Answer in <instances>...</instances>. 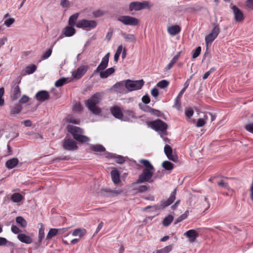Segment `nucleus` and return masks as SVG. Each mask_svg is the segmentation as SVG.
<instances>
[{
	"instance_id": "nucleus-1",
	"label": "nucleus",
	"mask_w": 253,
	"mask_h": 253,
	"mask_svg": "<svg viewBox=\"0 0 253 253\" xmlns=\"http://www.w3.org/2000/svg\"><path fill=\"white\" fill-rule=\"evenodd\" d=\"M100 100L101 94L98 92L94 94L86 101L85 103L86 107L94 115H98L101 112V109L97 106L100 102Z\"/></svg>"
},
{
	"instance_id": "nucleus-2",
	"label": "nucleus",
	"mask_w": 253,
	"mask_h": 253,
	"mask_svg": "<svg viewBox=\"0 0 253 253\" xmlns=\"http://www.w3.org/2000/svg\"><path fill=\"white\" fill-rule=\"evenodd\" d=\"M67 130L72 134L74 139L79 142L85 143L89 141V138L84 135V130L81 128L68 125L66 126Z\"/></svg>"
},
{
	"instance_id": "nucleus-3",
	"label": "nucleus",
	"mask_w": 253,
	"mask_h": 253,
	"mask_svg": "<svg viewBox=\"0 0 253 253\" xmlns=\"http://www.w3.org/2000/svg\"><path fill=\"white\" fill-rule=\"evenodd\" d=\"M144 82L143 80L125 81V86L129 91L140 89L143 86Z\"/></svg>"
},
{
	"instance_id": "nucleus-4",
	"label": "nucleus",
	"mask_w": 253,
	"mask_h": 253,
	"mask_svg": "<svg viewBox=\"0 0 253 253\" xmlns=\"http://www.w3.org/2000/svg\"><path fill=\"white\" fill-rule=\"evenodd\" d=\"M97 25V22L95 20L82 19L77 22L76 26L78 28L88 31L95 28Z\"/></svg>"
},
{
	"instance_id": "nucleus-5",
	"label": "nucleus",
	"mask_w": 253,
	"mask_h": 253,
	"mask_svg": "<svg viewBox=\"0 0 253 253\" xmlns=\"http://www.w3.org/2000/svg\"><path fill=\"white\" fill-rule=\"evenodd\" d=\"M176 191L177 188H174L173 191L170 194V197L167 200H162L160 202V205H155L152 206V208H154L155 210H159L161 209H164L166 207L170 205L175 200Z\"/></svg>"
},
{
	"instance_id": "nucleus-6",
	"label": "nucleus",
	"mask_w": 253,
	"mask_h": 253,
	"mask_svg": "<svg viewBox=\"0 0 253 253\" xmlns=\"http://www.w3.org/2000/svg\"><path fill=\"white\" fill-rule=\"evenodd\" d=\"M153 175V171L147 169H143L142 172L139 175L138 179L135 183L139 184L145 182L151 183L153 182L152 177Z\"/></svg>"
},
{
	"instance_id": "nucleus-7",
	"label": "nucleus",
	"mask_w": 253,
	"mask_h": 253,
	"mask_svg": "<svg viewBox=\"0 0 253 253\" xmlns=\"http://www.w3.org/2000/svg\"><path fill=\"white\" fill-rule=\"evenodd\" d=\"M149 7V2L148 1H143L142 2L133 1L129 3V10L139 11L143 9Z\"/></svg>"
},
{
	"instance_id": "nucleus-8",
	"label": "nucleus",
	"mask_w": 253,
	"mask_h": 253,
	"mask_svg": "<svg viewBox=\"0 0 253 253\" xmlns=\"http://www.w3.org/2000/svg\"><path fill=\"white\" fill-rule=\"evenodd\" d=\"M117 20L125 25L135 26L139 24V20L137 18L130 16H122Z\"/></svg>"
},
{
	"instance_id": "nucleus-9",
	"label": "nucleus",
	"mask_w": 253,
	"mask_h": 253,
	"mask_svg": "<svg viewBox=\"0 0 253 253\" xmlns=\"http://www.w3.org/2000/svg\"><path fill=\"white\" fill-rule=\"evenodd\" d=\"M219 32L220 29L219 26L218 25H215L211 32L205 37V42L207 46H208L209 44H211V43L216 38L219 33Z\"/></svg>"
},
{
	"instance_id": "nucleus-10",
	"label": "nucleus",
	"mask_w": 253,
	"mask_h": 253,
	"mask_svg": "<svg viewBox=\"0 0 253 253\" xmlns=\"http://www.w3.org/2000/svg\"><path fill=\"white\" fill-rule=\"evenodd\" d=\"M63 147L64 149L69 151L75 150L78 148L76 142L68 137V135L65 137L63 140Z\"/></svg>"
},
{
	"instance_id": "nucleus-11",
	"label": "nucleus",
	"mask_w": 253,
	"mask_h": 253,
	"mask_svg": "<svg viewBox=\"0 0 253 253\" xmlns=\"http://www.w3.org/2000/svg\"><path fill=\"white\" fill-rule=\"evenodd\" d=\"M151 126L157 131H161L162 132L166 131L168 128L167 124L160 119H157L151 122Z\"/></svg>"
},
{
	"instance_id": "nucleus-12",
	"label": "nucleus",
	"mask_w": 253,
	"mask_h": 253,
	"mask_svg": "<svg viewBox=\"0 0 253 253\" xmlns=\"http://www.w3.org/2000/svg\"><path fill=\"white\" fill-rule=\"evenodd\" d=\"M110 53H107L102 58L101 63L93 72V74H96L104 70L108 66L109 60Z\"/></svg>"
},
{
	"instance_id": "nucleus-13",
	"label": "nucleus",
	"mask_w": 253,
	"mask_h": 253,
	"mask_svg": "<svg viewBox=\"0 0 253 253\" xmlns=\"http://www.w3.org/2000/svg\"><path fill=\"white\" fill-rule=\"evenodd\" d=\"M164 152L167 158L174 162H176L178 160V156L173 153L172 148L169 145H166L164 147Z\"/></svg>"
},
{
	"instance_id": "nucleus-14",
	"label": "nucleus",
	"mask_w": 253,
	"mask_h": 253,
	"mask_svg": "<svg viewBox=\"0 0 253 253\" xmlns=\"http://www.w3.org/2000/svg\"><path fill=\"white\" fill-rule=\"evenodd\" d=\"M234 15L235 21L238 22H241L244 20V16L243 12L236 5L231 7Z\"/></svg>"
},
{
	"instance_id": "nucleus-15",
	"label": "nucleus",
	"mask_w": 253,
	"mask_h": 253,
	"mask_svg": "<svg viewBox=\"0 0 253 253\" xmlns=\"http://www.w3.org/2000/svg\"><path fill=\"white\" fill-rule=\"evenodd\" d=\"M50 95L48 91L46 90H41L38 91L35 97L37 100L41 102H42L45 100L49 99Z\"/></svg>"
},
{
	"instance_id": "nucleus-16",
	"label": "nucleus",
	"mask_w": 253,
	"mask_h": 253,
	"mask_svg": "<svg viewBox=\"0 0 253 253\" xmlns=\"http://www.w3.org/2000/svg\"><path fill=\"white\" fill-rule=\"evenodd\" d=\"M88 66L87 65H83L80 66L74 73L73 77L76 79H81L86 72L88 70Z\"/></svg>"
},
{
	"instance_id": "nucleus-17",
	"label": "nucleus",
	"mask_w": 253,
	"mask_h": 253,
	"mask_svg": "<svg viewBox=\"0 0 253 253\" xmlns=\"http://www.w3.org/2000/svg\"><path fill=\"white\" fill-rule=\"evenodd\" d=\"M184 235L189 239V242L193 243L195 241L196 238L199 236L198 233L193 229L189 230L184 233Z\"/></svg>"
},
{
	"instance_id": "nucleus-18",
	"label": "nucleus",
	"mask_w": 253,
	"mask_h": 253,
	"mask_svg": "<svg viewBox=\"0 0 253 253\" xmlns=\"http://www.w3.org/2000/svg\"><path fill=\"white\" fill-rule=\"evenodd\" d=\"M111 113L113 116L117 119H122L123 117V113L121 109L118 106H114L111 108Z\"/></svg>"
},
{
	"instance_id": "nucleus-19",
	"label": "nucleus",
	"mask_w": 253,
	"mask_h": 253,
	"mask_svg": "<svg viewBox=\"0 0 253 253\" xmlns=\"http://www.w3.org/2000/svg\"><path fill=\"white\" fill-rule=\"evenodd\" d=\"M18 239L22 243L27 244H31L33 242L32 238L24 233H20L17 235Z\"/></svg>"
},
{
	"instance_id": "nucleus-20",
	"label": "nucleus",
	"mask_w": 253,
	"mask_h": 253,
	"mask_svg": "<svg viewBox=\"0 0 253 253\" xmlns=\"http://www.w3.org/2000/svg\"><path fill=\"white\" fill-rule=\"evenodd\" d=\"M76 33V29L73 26H68L65 27L63 30V34L65 37H71Z\"/></svg>"
},
{
	"instance_id": "nucleus-21",
	"label": "nucleus",
	"mask_w": 253,
	"mask_h": 253,
	"mask_svg": "<svg viewBox=\"0 0 253 253\" xmlns=\"http://www.w3.org/2000/svg\"><path fill=\"white\" fill-rule=\"evenodd\" d=\"M121 191H119L118 190H112L109 189L104 188L100 190V193L103 196L106 195H113V196H117L121 193Z\"/></svg>"
},
{
	"instance_id": "nucleus-22",
	"label": "nucleus",
	"mask_w": 253,
	"mask_h": 253,
	"mask_svg": "<svg viewBox=\"0 0 253 253\" xmlns=\"http://www.w3.org/2000/svg\"><path fill=\"white\" fill-rule=\"evenodd\" d=\"M112 181L115 184H118L120 181V174L117 169L113 170L111 172Z\"/></svg>"
},
{
	"instance_id": "nucleus-23",
	"label": "nucleus",
	"mask_w": 253,
	"mask_h": 253,
	"mask_svg": "<svg viewBox=\"0 0 253 253\" xmlns=\"http://www.w3.org/2000/svg\"><path fill=\"white\" fill-rule=\"evenodd\" d=\"M115 69L113 67L108 68L106 70H103L99 73L100 77L102 79H106L114 73Z\"/></svg>"
},
{
	"instance_id": "nucleus-24",
	"label": "nucleus",
	"mask_w": 253,
	"mask_h": 253,
	"mask_svg": "<svg viewBox=\"0 0 253 253\" xmlns=\"http://www.w3.org/2000/svg\"><path fill=\"white\" fill-rule=\"evenodd\" d=\"M184 91H185V89H182L180 91V92L177 96V97L175 98V101H174V106L178 110H181V108L180 99H181V97L182 94L184 93Z\"/></svg>"
},
{
	"instance_id": "nucleus-25",
	"label": "nucleus",
	"mask_w": 253,
	"mask_h": 253,
	"mask_svg": "<svg viewBox=\"0 0 253 253\" xmlns=\"http://www.w3.org/2000/svg\"><path fill=\"white\" fill-rule=\"evenodd\" d=\"M181 30L180 27L178 25L171 26L168 28V33L172 36H174L178 34Z\"/></svg>"
},
{
	"instance_id": "nucleus-26",
	"label": "nucleus",
	"mask_w": 253,
	"mask_h": 253,
	"mask_svg": "<svg viewBox=\"0 0 253 253\" xmlns=\"http://www.w3.org/2000/svg\"><path fill=\"white\" fill-rule=\"evenodd\" d=\"M139 163L143 165L145 169H147L148 170L154 171L155 169L150 162L147 160L142 159L139 161Z\"/></svg>"
},
{
	"instance_id": "nucleus-27",
	"label": "nucleus",
	"mask_w": 253,
	"mask_h": 253,
	"mask_svg": "<svg viewBox=\"0 0 253 253\" xmlns=\"http://www.w3.org/2000/svg\"><path fill=\"white\" fill-rule=\"evenodd\" d=\"M18 160L16 158H13L6 161L5 166L9 169L14 168L18 163Z\"/></svg>"
},
{
	"instance_id": "nucleus-28",
	"label": "nucleus",
	"mask_w": 253,
	"mask_h": 253,
	"mask_svg": "<svg viewBox=\"0 0 253 253\" xmlns=\"http://www.w3.org/2000/svg\"><path fill=\"white\" fill-rule=\"evenodd\" d=\"M21 93L20 87L18 85H16L12 91V94L11 95V99L15 100L18 98Z\"/></svg>"
},
{
	"instance_id": "nucleus-29",
	"label": "nucleus",
	"mask_w": 253,
	"mask_h": 253,
	"mask_svg": "<svg viewBox=\"0 0 253 253\" xmlns=\"http://www.w3.org/2000/svg\"><path fill=\"white\" fill-rule=\"evenodd\" d=\"M79 16V13H75L74 14L70 16L68 20V24L69 26H76L77 23H76L77 19Z\"/></svg>"
},
{
	"instance_id": "nucleus-30",
	"label": "nucleus",
	"mask_w": 253,
	"mask_h": 253,
	"mask_svg": "<svg viewBox=\"0 0 253 253\" xmlns=\"http://www.w3.org/2000/svg\"><path fill=\"white\" fill-rule=\"evenodd\" d=\"M181 51L178 52L176 55H175L167 66L165 68L166 70H170L173 67V65L177 61L180 56Z\"/></svg>"
},
{
	"instance_id": "nucleus-31",
	"label": "nucleus",
	"mask_w": 253,
	"mask_h": 253,
	"mask_svg": "<svg viewBox=\"0 0 253 253\" xmlns=\"http://www.w3.org/2000/svg\"><path fill=\"white\" fill-rule=\"evenodd\" d=\"M86 233V230L83 228H78L74 230L72 235L74 236H79L80 238L83 237Z\"/></svg>"
},
{
	"instance_id": "nucleus-32",
	"label": "nucleus",
	"mask_w": 253,
	"mask_h": 253,
	"mask_svg": "<svg viewBox=\"0 0 253 253\" xmlns=\"http://www.w3.org/2000/svg\"><path fill=\"white\" fill-rule=\"evenodd\" d=\"M10 198L12 202L19 203L24 199V197L19 193H14L11 196Z\"/></svg>"
},
{
	"instance_id": "nucleus-33",
	"label": "nucleus",
	"mask_w": 253,
	"mask_h": 253,
	"mask_svg": "<svg viewBox=\"0 0 253 253\" xmlns=\"http://www.w3.org/2000/svg\"><path fill=\"white\" fill-rule=\"evenodd\" d=\"M125 81L117 82L114 85L113 87L114 88L117 89V91L120 93H122L123 92V91L125 90Z\"/></svg>"
},
{
	"instance_id": "nucleus-34",
	"label": "nucleus",
	"mask_w": 253,
	"mask_h": 253,
	"mask_svg": "<svg viewBox=\"0 0 253 253\" xmlns=\"http://www.w3.org/2000/svg\"><path fill=\"white\" fill-rule=\"evenodd\" d=\"M15 221L22 228H25L27 225L26 220L22 216H17L15 219Z\"/></svg>"
},
{
	"instance_id": "nucleus-35",
	"label": "nucleus",
	"mask_w": 253,
	"mask_h": 253,
	"mask_svg": "<svg viewBox=\"0 0 253 253\" xmlns=\"http://www.w3.org/2000/svg\"><path fill=\"white\" fill-rule=\"evenodd\" d=\"M22 106L19 104L16 105L15 107L11 108L10 114L13 116H16L17 114L20 113L22 110Z\"/></svg>"
},
{
	"instance_id": "nucleus-36",
	"label": "nucleus",
	"mask_w": 253,
	"mask_h": 253,
	"mask_svg": "<svg viewBox=\"0 0 253 253\" xmlns=\"http://www.w3.org/2000/svg\"><path fill=\"white\" fill-rule=\"evenodd\" d=\"M91 150L96 152H105L106 149L104 146L100 144L92 145L91 147Z\"/></svg>"
},
{
	"instance_id": "nucleus-37",
	"label": "nucleus",
	"mask_w": 253,
	"mask_h": 253,
	"mask_svg": "<svg viewBox=\"0 0 253 253\" xmlns=\"http://www.w3.org/2000/svg\"><path fill=\"white\" fill-rule=\"evenodd\" d=\"M58 235V230L56 228H50L46 236V239L50 240L53 237Z\"/></svg>"
},
{
	"instance_id": "nucleus-38",
	"label": "nucleus",
	"mask_w": 253,
	"mask_h": 253,
	"mask_svg": "<svg viewBox=\"0 0 253 253\" xmlns=\"http://www.w3.org/2000/svg\"><path fill=\"white\" fill-rule=\"evenodd\" d=\"M173 216L171 214H169L163 220V224L165 226H169L173 221Z\"/></svg>"
},
{
	"instance_id": "nucleus-39",
	"label": "nucleus",
	"mask_w": 253,
	"mask_h": 253,
	"mask_svg": "<svg viewBox=\"0 0 253 253\" xmlns=\"http://www.w3.org/2000/svg\"><path fill=\"white\" fill-rule=\"evenodd\" d=\"M123 36L126 41L133 42L136 41V38L133 34L123 33Z\"/></svg>"
},
{
	"instance_id": "nucleus-40",
	"label": "nucleus",
	"mask_w": 253,
	"mask_h": 253,
	"mask_svg": "<svg viewBox=\"0 0 253 253\" xmlns=\"http://www.w3.org/2000/svg\"><path fill=\"white\" fill-rule=\"evenodd\" d=\"M66 121L69 123L79 125L80 123V120L78 119H76L72 116H68L66 118Z\"/></svg>"
},
{
	"instance_id": "nucleus-41",
	"label": "nucleus",
	"mask_w": 253,
	"mask_h": 253,
	"mask_svg": "<svg viewBox=\"0 0 253 253\" xmlns=\"http://www.w3.org/2000/svg\"><path fill=\"white\" fill-rule=\"evenodd\" d=\"M173 164L168 161H165L162 163V167L166 170H170L173 168Z\"/></svg>"
},
{
	"instance_id": "nucleus-42",
	"label": "nucleus",
	"mask_w": 253,
	"mask_h": 253,
	"mask_svg": "<svg viewBox=\"0 0 253 253\" xmlns=\"http://www.w3.org/2000/svg\"><path fill=\"white\" fill-rule=\"evenodd\" d=\"M37 67L34 64H32L29 65L26 67V70L25 71V74H23V75H25L26 74H31L33 73L36 70Z\"/></svg>"
},
{
	"instance_id": "nucleus-43",
	"label": "nucleus",
	"mask_w": 253,
	"mask_h": 253,
	"mask_svg": "<svg viewBox=\"0 0 253 253\" xmlns=\"http://www.w3.org/2000/svg\"><path fill=\"white\" fill-rule=\"evenodd\" d=\"M44 237V229L41 228L39 231V236H38V243H37L38 247H39L41 245V242L42 239Z\"/></svg>"
},
{
	"instance_id": "nucleus-44",
	"label": "nucleus",
	"mask_w": 253,
	"mask_h": 253,
	"mask_svg": "<svg viewBox=\"0 0 253 253\" xmlns=\"http://www.w3.org/2000/svg\"><path fill=\"white\" fill-rule=\"evenodd\" d=\"M68 83L67 79L62 78L57 80L55 83V86L56 87H60Z\"/></svg>"
},
{
	"instance_id": "nucleus-45",
	"label": "nucleus",
	"mask_w": 253,
	"mask_h": 253,
	"mask_svg": "<svg viewBox=\"0 0 253 253\" xmlns=\"http://www.w3.org/2000/svg\"><path fill=\"white\" fill-rule=\"evenodd\" d=\"M188 213L189 211L188 210H187L183 214H182L179 217L176 218L174 222V224H176L186 218L188 216Z\"/></svg>"
},
{
	"instance_id": "nucleus-46",
	"label": "nucleus",
	"mask_w": 253,
	"mask_h": 253,
	"mask_svg": "<svg viewBox=\"0 0 253 253\" xmlns=\"http://www.w3.org/2000/svg\"><path fill=\"white\" fill-rule=\"evenodd\" d=\"M169 84V82L167 80H162L160 82H159L157 85L158 87L164 89L166 88Z\"/></svg>"
},
{
	"instance_id": "nucleus-47",
	"label": "nucleus",
	"mask_w": 253,
	"mask_h": 253,
	"mask_svg": "<svg viewBox=\"0 0 253 253\" xmlns=\"http://www.w3.org/2000/svg\"><path fill=\"white\" fill-rule=\"evenodd\" d=\"M53 46V45L52 46H51L50 48H48L45 52H44L42 54V58L43 60L48 58L51 55V53H52V48Z\"/></svg>"
},
{
	"instance_id": "nucleus-48",
	"label": "nucleus",
	"mask_w": 253,
	"mask_h": 253,
	"mask_svg": "<svg viewBox=\"0 0 253 253\" xmlns=\"http://www.w3.org/2000/svg\"><path fill=\"white\" fill-rule=\"evenodd\" d=\"M172 245H170L165 247V248L161 249L160 250L158 251V253H169L170 252L172 249Z\"/></svg>"
},
{
	"instance_id": "nucleus-49",
	"label": "nucleus",
	"mask_w": 253,
	"mask_h": 253,
	"mask_svg": "<svg viewBox=\"0 0 253 253\" xmlns=\"http://www.w3.org/2000/svg\"><path fill=\"white\" fill-rule=\"evenodd\" d=\"M201 50V48L200 46H198L193 51L192 54V58H197L200 54Z\"/></svg>"
},
{
	"instance_id": "nucleus-50",
	"label": "nucleus",
	"mask_w": 253,
	"mask_h": 253,
	"mask_svg": "<svg viewBox=\"0 0 253 253\" xmlns=\"http://www.w3.org/2000/svg\"><path fill=\"white\" fill-rule=\"evenodd\" d=\"M115 160L117 163L120 164H122L126 161L125 158L124 157L118 155L116 157Z\"/></svg>"
},
{
	"instance_id": "nucleus-51",
	"label": "nucleus",
	"mask_w": 253,
	"mask_h": 253,
	"mask_svg": "<svg viewBox=\"0 0 253 253\" xmlns=\"http://www.w3.org/2000/svg\"><path fill=\"white\" fill-rule=\"evenodd\" d=\"M70 2L68 0H61L60 5L63 8H67L70 6Z\"/></svg>"
},
{
	"instance_id": "nucleus-52",
	"label": "nucleus",
	"mask_w": 253,
	"mask_h": 253,
	"mask_svg": "<svg viewBox=\"0 0 253 253\" xmlns=\"http://www.w3.org/2000/svg\"><path fill=\"white\" fill-rule=\"evenodd\" d=\"M11 230L13 233L18 235L21 232V230L17 226L13 225L11 226Z\"/></svg>"
},
{
	"instance_id": "nucleus-53",
	"label": "nucleus",
	"mask_w": 253,
	"mask_h": 253,
	"mask_svg": "<svg viewBox=\"0 0 253 253\" xmlns=\"http://www.w3.org/2000/svg\"><path fill=\"white\" fill-rule=\"evenodd\" d=\"M148 189V187L147 186L141 185V186H139L138 188H137L136 190L139 193H143L144 192L147 191Z\"/></svg>"
},
{
	"instance_id": "nucleus-54",
	"label": "nucleus",
	"mask_w": 253,
	"mask_h": 253,
	"mask_svg": "<svg viewBox=\"0 0 253 253\" xmlns=\"http://www.w3.org/2000/svg\"><path fill=\"white\" fill-rule=\"evenodd\" d=\"M217 185L222 187H224L227 189H229V186L227 182H225L223 181V180H221L217 182Z\"/></svg>"
},
{
	"instance_id": "nucleus-55",
	"label": "nucleus",
	"mask_w": 253,
	"mask_h": 253,
	"mask_svg": "<svg viewBox=\"0 0 253 253\" xmlns=\"http://www.w3.org/2000/svg\"><path fill=\"white\" fill-rule=\"evenodd\" d=\"M14 22L13 18H9L4 21V24L8 27H10Z\"/></svg>"
},
{
	"instance_id": "nucleus-56",
	"label": "nucleus",
	"mask_w": 253,
	"mask_h": 253,
	"mask_svg": "<svg viewBox=\"0 0 253 253\" xmlns=\"http://www.w3.org/2000/svg\"><path fill=\"white\" fill-rule=\"evenodd\" d=\"M29 100V98L26 95H23L22 97L19 99V102L20 103H27Z\"/></svg>"
},
{
	"instance_id": "nucleus-57",
	"label": "nucleus",
	"mask_w": 253,
	"mask_h": 253,
	"mask_svg": "<svg viewBox=\"0 0 253 253\" xmlns=\"http://www.w3.org/2000/svg\"><path fill=\"white\" fill-rule=\"evenodd\" d=\"M206 124V121L204 119H199L197 121L196 126L197 127H202L205 125Z\"/></svg>"
},
{
	"instance_id": "nucleus-58",
	"label": "nucleus",
	"mask_w": 253,
	"mask_h": 253,
	"mask_svg": "<svg viewBox=\"0 0 253 253\" xmlns=\"http://www.w3.org/2000/svg\"><path fill=\"white\" fill-rule=\"evenodd\" d=\"M22 80V77L21 76H19L16 79H15L12 82V84H13L14 86H16V85H18L21 82Z\"/></svg>"
},
{
	"instance_id": "nucleus-59",
	"label": "nucleus",
	"mask_w": 253,
	"mask_h": 253,
	"mask_svg": "<svg viewBox=\"0 0 253 253\" xmlns=\"http://www.w3.org/2000/svg\"><path fill=\"white\" fill-rule=\"evenodd\" d=\"M142 101L144 103L147 104L150 102V97L148 95H144L142 98Z\"/></svg>"
},
{
	"instance_id": "nucleus-60",
	"label": "nucleus",
	"mask_w": 253,
	"mask_h": 253,
	"mask_svg": "<svg viewBox=\"0 0 253 253\" xmlns=\"http://www.w3.org/2000/svg\"><path fill=\"white\" fill-rule=\"evenodd\" d=\"M246 6L250 9H253V0H247L246 1Z\"/></svg>"
},
{
	"instance_id": "nucleus-61",
	"label": "nucleus",
	"mask_w": 253,
	"mask_h": 253,
	"mask_svg": "<svg viewBox=\"0 0 253 253\" xmlns=\"http://www.w3.org/2000/svg\"><path fill=\"white\" fill-rule=\"evenodd\" d=\"M245 128L247 130L253 133V123H250L246 125Z\"/></svg>"
},
{
	"instance_id": "nucleus-62",
	"label": "nucleus",
	"mask_w": 253,
	"mask_h": 253,
	"mask_svg": "<svg viewBox=\"0 0 253 253\" xmlns=\"http://www.w3.org/2000/svg\"><path fill=\"white\" fill-rule=\"evenodd\" d=\"M148 109L150 110V112L153 113L154 114L159 116L161 112L159 110L151 108V107H148Z\"/></svg>"
},
{
	"instance_id": "nucleus-63",
	"label": "nucleus",
	"mask_w": 253,
	"mask_h": 253,
	"mask_svg": "<svg viewBox=\"0 0 253 253\" xmlns=\"http://www.w3.org/2000/svg\"><path fill=\"white\" fill-rule=\"evenodd\" d=\"M185 113L188 118H190L193 116L194 112L192 109H187L185 110Z\"/></svg>"
},
{
	"instance_id": "nucleus-64",
	"label": "nucleus",
	"mask_w": 253,
	"mask_h": 253,
	"mask_svg": "<svg viewBox=\"0 0 253 253\" xmlns=\"http://www.w3.org/2000/svg\"><path fill=\"white\" fill-rule=\"evenodd\" d=\"M151 94L154 97H157L159 95L158 89L156 88H154L151 90Z\"/></svg>"
}]
</instances>
